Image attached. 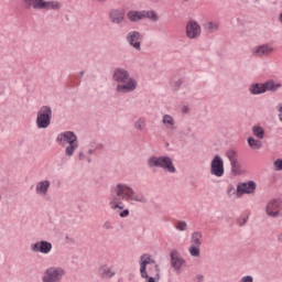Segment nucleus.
<instances>
[{
    "mask_svg": "<svg viewBox=\"0 0 282 282\" xmlns=\"http://www.w3.org/2000/svg\"><path fill=\"white\" fill-rule=\"evenodd\" d=\"M148 169H162L166 173H177L173 159L169 155H152L148 159Z\"/></svg>",
    "mask_w": 282,
    "mask_h": 282,
    "instance_id": "20e7f679",
    "label": "nucleus"
},
{
    "mask_svg": "<svg viewBox=\"0 0 282 282\" xmlns=\"http://www.w3.org/2000/svg\"><path fill=\"white\" fill-rule=\"evenodd\" d=\"M249 91L252 96H259L265 94V88L263 84H251L249 86Z\"/></svg>",
    "mask_w": 282,
    "mask_h": 282,
    "instance_id": "5701e85b",
    "label": "nucleus"
},
{
    "mask_svg": "<svg viewBox=\"0 0 282 282\" xmlns=\"http://www.w3.org/2000/svg\"><path fill=\"white\" fill-rule=\"evenodd\" d=\"M56 142L63 147L66 158H73L78 151V135L74 131H64L57 134Z\"/></svg>",
    "mask_w": 282,
    "mask_h": 282,
    "instance_id": "7ed1b4c3",
    "label": "nucleus"
},
{
    "mask_svg": "<svg viewBox=\"0 0 282 282\" xmlns=\"http://www.w3.org/2000/svg\"><path fill=\"white\" fill-rule=\"evenodd\" d=\"M252 281L253 279L251 275H246V276H242L239 282H252Z\"/></svg>",
    "mask_w": 282,
    "mask_h": 282,
    "instance_id": "58836bf2",
    "label": "nucleus"
},
{
    "mask_svg": "<svg viewBox=\"0 0 282 282\" xmlns=\"http://www.w3.org/2000/svg\"><path fill=\"white\" fill-rule=\"evenodd\" d=\"M264 85V93L265 91H276L278 89H281L282 84L281 83H274V80H268Z\"/></svg>",
    "mask_w": 282,
    "mask_h": 282,
    "instance_id": "a878e982",
    "label": "nucleus"
},
{
    "mask_svg": "<svg viewBox=\"0 0 282 282\" xmlns=\"http://www.w3.org/2000/svg\"><path fill=\"white\" fill-rule=\"evenodd\" d=\"M154 270H155V276H158V279L160 278V265L155 264L154 265Z\"/></svg>",
    "mask_w": 282,
    "mask_h": 282,
    "instance_id": "79ce46f5",
    "label": "nucleus"
},
{
    "mask_svg": "<svg viewBox=\"0 0 282 282\" xmlns=\"http://www.w3.org/2000/svg\"><path fill=\"white\" fill-rule=\"evenodd\" d=\"M162 124L165 127L167 131H175L177 129V123L175 122V118L171 115H164L162 117Z\"/></svg>",
    "mask_w": 282,
    "mask_h": 282,
    "instance_id": "6ab92c4d",
    "label": "nucleus"
},
{
    "mask_svg": "<svg viewBox=\"0 0 282 282\" xmlns=\"http://www.w3.org/2000/svg\"><path fill=\"white\" fill-rule=\"evenodd\" d=\"M78 158L82 162H88V164H91V156H89L87 152H79Z\"/></svg>",
    "mask_w": 282,
    "mask_h": 282,
    "instance_id": "473e14b6",
    "label": "nucleus"
},
{
    "mask_svg": "<svg viewBox=\"0 0 282 282\" xmlns=\"http://www.w3.org/2000/svg\"><path fill=\"white\" fill-rule=\"evenodd\" d=\"M194 281L195 282H204V275L202 273L196 274Z\"/></svg>",
    "mask_w": 282,
    "mask_h": 282,
    "instance_id": "ea45409f",
    "label": "nucleus"
},
{
    "mask_svg": "<svg viewBox=\"0 0 282 282\" xmlns=\"http://www.w3.org/2000/svg\"><path fill=\"white\" fill-rule=\"evenodd\" d=\"M203 26H204V30L210 33L217 32L219 30V23L213 22V21L205 22Z\"/></svg>",
    "mask_w": 282,
    "mask_h": 282,
    "instance_id": "7c9ffc66",
    "label": "nucleus"
},
{
    "mask_svg": "<svg viewBox=\"0 0 282 282\" xmlns=\"http://www.w3.org/2000/svg\"><path fill=\"white\" fill-rule=\"evenodd\" d=\"M257 191V183L254 181H249L246 183H239L237 185V196L241 197V195H252Z\"/></svg>",
    "mask_w": 282,
    "mask_h": 282,
    "instance_id": "4468645a",
    "label": "nucleus"
},
{
    "mask_svg": "<svg viewBox=\"0 0 282 282\" xmlns=\"http://www.w3.org/2000/svg\"><path fill=\"white\" fill-rule=\"evenodd\" d=\"M26 8H33V10H42L43 0H24Z\"/></svg>",
    "mask_w": 282,
    "mask_h": 282,
    "instance_id": "cd10ccee",
    "label": "nucleus"
},
{
    "mask_svg": "<svg viewBox=\"0 0 282 282\" xmlns=\"http://www.w3.org/2000/svg\"><path fill=\"white\" fill-rule=\"evenodd\" d=\"M35 124L37 129H47L52 124V107L42 106L39 109Z\"/></svg>",
    "mask_w": 282,
    "mask_h": 282,
    "instance_id": "423d86ee",
    "label": "nucleus"
},
{
    "mask_svg": "<svg viewBox=\"0 0 282 282\" xmlns=\"http://www.w3.org/2000/svg\"><path fill=\"white\" fill-rule=\"evenodd\" d=\"M252 133L258 140H263V138H265V130L261 126H253Z\"/></svg>",
    "mask_w": 282,
    "mask_h": 282,
    "instance_id": "c85d7f7f",
    "label": "nucleus"
},
{
    "mask_svg": "<svg viewBox=\"0 0 282 282\" xmlns=\"http://www.w3.org/2000/svg\"><path fill=\"white\" fill-rule=\"evenodd\" d=\"M183 111H186V108H184Z\"/></svg>",
    "mask_w": 282,
    "mask_h": 282,
    "instance_id": "09e8293b",
    "label": "nucleus"
},
{
    "mask_svg": "<svg viewBox=\"0 0 282 282\" xmlns=\"http://www.w3.org/2000/svg\"><path fill=\"white\" fill-rule=\"evenodd\" d=\"M281 199L273 198L268 202L265 213L269 217H279L281 215Z\"/></svg>",
    "mask_w": 282,
    "mask_h": 282,
    "instance_id": "f8f14e48",
    "label": "nucleus"
},
{
    "mask_svg": "<svg viewBox=\"0 0 282 282\" xmlns=\"http://www.w3.org/2000/svg\"><path fill=\"white\" fill-rule=\"evenodd\" d=\"M126 41L128 42L131 47H134L137 52H140L142 50V34L138 31H130L127 36Z\"/></svg>",
    "mask_w": 282,
    "mask_h": 282,
    "instance_id": "9b49d317",
    "label": "nucleus"
},
{
    "mask_svg": "<svg viewBox=\"0 0 282 282\" xmlns=\"http://www.w3.org/2000/svg\"><path fill=\"white\" fill-rule=\"evenodd\" d=\"M209 173L214 177H224L226 174V169L224 167V159L219 154L214 155L212 159L209 164Z\"/></svg>",
    "mask_w": 282,
    "mask_h": 282,
    "instance_id": "1a4fd4ad",
    "label": "nucleus"
},
{
    "mask_svg": "<svg viewBox=\"0 0 282 282\" xmlns=\"http://www.w3.org/2000/svg\"><path fill=\"white\" fill-rule=\"evenodd\" d=\"M120 217L124 218V217H129V209H124L123 212H121L119 214Z\"/></svg>",
    "mask_w": 282,
    "mask_h": 282,
    "instance_id": "a19ab883",
    "label": "nucleus"
},
{
    "mask_svg": "<svg viewBox=\"0 0 282 282\" xmlns=\"http://www.w3.org/2000/svg\"><path fill=\"white\" fill-rule=\"evenodd\" d=\"M183 111H186V108H184Z\"/></svg>",
    "mask_w": 282,
    "mask_h": 282,
    "instance_id": "8fccbe9b",
    "label": "nucleus"
},
{
    "mask_svg": "<svg viewBox=\"0 0 282 282\" xmlns=\"http://www.w3.org/2000/svg\"><path fill=\"white\" fill-rule=\"evenodd\" d=\"M247 142H248L250 149H252V151H259V149H261V147H263L261 139L257 140L253 137L248 138Z\"/></svg>",
    "mask_w": 282,
    "mask_h": 282,
    "instance_id": "bb28decb",
    "label": "nucleus"
},
{
    "mask_svg": "<svg viewBox=\"0 0 282 282\" xmlns=\"http://www.w3.org/2000/svg\"><path fill=\"white\" fill-rule=\"evenodd\" d=\"M202 239H204V234L199 230L193 231L191 236V245L188 252L191 257H199L202 254Z\"/></svg>",
    "mask_w": 282,
    "mask_h": 282,
    "instance_id": "6e6552de",
    "label": "nucleus"
},
{
    "mask_svg": "<svg viewBox=\"0 0 282 282\" xmlns=\"http://www.w3.org/2000/svg\"><path fill=\"white\" fill-rule=\"evenodd\" d=\"M124 14H126V11L122 8L111 9L109 11V19L111 23L120 25V23L124 21Z\"/></svg>",
    "mask_w": 282,
    "mask_h": 282,
    "instance_id": "dca6fc26",
    "label": "nucleus"
},
{
    "mask_svg": "<svg viewBox=\"0 0 282 282\" xmlns=\"http://www.w3.org/2000/svg\"><path fill=\"white\" fill-rule=\"evenodd\" d=\"M31 252L40 254H50L52 252V242L47 240H40L31 245Z\"/></svg>",
    "mask_w": 282,
    "mask_h": 282,
    "instance_id": "ddd939ff",
    "label": "nucleus"
},
{
    "mask_svg": "<svg viewBox=\"0 0 282 282\" xmlns=\"http://www.w3.org/2000/svg\"><path fill=\"white\" fill-rule=\"evenodd\" d=\"M273 169H274V171H282V158L281 159H276L273 162Z\"/></svg>",
    "mask_w": 282,
    "mask_h": 282,
    "instance_id": "c9c22d12",
    "label": "nucleus"
},
{
    "mask_svg": "<svg viewBox=\"0 0 282 282\" xmlns=\"http://www.w3.org/2000/svg\"><path fill=\"white\" fill-rule=\"evenodd\" d=\"M274 52L272 44L267 43L253 47V54L256 56H270Z\"/></svg>",
    "mask_w": 282,
    "mask_h": 282,
    "instance_id": "f3484780",
    "label": "nucleus"
},
{
    "mask_svg": "<svg viewBox=\"0 0 282 282\" xmlns=\"http://www.w3.org/2000/svg\"><path fill=\"white\" fill-rule=\"evenodd\" d=\"M171 86L173 87V89L175 91H177V89H180V87H182V79H173L171 82Z\"/></svg>",
    "mask_w": 282,
    "mask_h": 282,
    "instance_id": "72a5a7b5",
    "label": "nucleus"
},
{
    "mask_svg": "<svg viewBox=\"0 0 282 282\" xmlns=\"http://www.w3.org/2000/svg\"><path fill=\"white\" fill-rule=\"evenodd\" d=\"M102 228L105 230H113V221L107 220L104 223Z\"/></svg>",
    "mask_w": 282,
    "mask_h": 282,
    "instance_id": "e433bc0d",
    "label": "nucleus"
},
{
    "mask_svg": "<svg viewBox=\"0 0 282 282\" xmlns=\"http://www.w3.org/2000/svg\"><path fill=\"white\" fill-rule=\"evenodd\" d=\"M62 4L58 0L45 1L42 0V10H61Z\"/></svg>",
    "mask_w": 282,
    "mask_h": 282,
    "instance_id": "4be33fe9",
    "label": "nucleus"
},
{
    "mask_svg": "<svg viewBox=\"0 0 282 282\" xmlns=\"http://www.w3.org/2000/svg\"><path fill=\"white\" fill-rule=\"evenodd\" d=\"M108 202L111 210H124V203L122 202L148 204L149 198H147L144 194L135 192L131 185L118 183L116 186L111 187Z\"/></svg>",
    "mask_w": 282,
    "mask_h": 282,
    "instance_id": "f257e3e1",
    "label": "nucleus"
},
{
    "mask_svg": "<svg viewBox=\"0 0 282 282\" xmlns=\"http://www.w3.org/2000/svg\"><path fill=\"white\" fill-rule=\"evenodd\" d=\"M85 76V70L79 72V78H83Z\"/></svg>",
    "mask_w": 282,
    "mask_h": 282,
    "instance_id": "37998d69",
    "label": "nucleus"
},
{
    "mask_svg": "<svg viewBox=\"0 0 282 282\" xmlns=\"http://www.w3.org/2000/svg\"><path fill=\"white\" fill-rule=\"evenodd\" d=\"M112 80L117 83V94H131L138 89V79L131 77L129 70L117 67L112 72Z\"/></svg>",
    "mask_w": 282,
    "mask_h": 282,
    "instance_id": "f03ea898",
    "label": "nucleus"
},
{
    "mask_svg": "<svg viewBox=\"0 0 282 282\" xmlns=\"http://www.w3.org/2000/svg\"><path fill=\"white\" fill-rule=\"evenodd\" d=\"M227 195L228 197H232L234 195H237V189L235 188V185L232 184L228 185Z\"/></svg>",
    "mask_w": 282,
    "mask_h": 282,
    "instance_id": "f704fd0d",
    "label": "nucleus"
},
{
    "mask_svg": "<svg viewBox=\"0 0 282 282\" xmlns=\"http://www.w3.org/2000/svg\"><path fill=\"white\" fill-rule=\"evenodd\" d=\"M134 129L137 131H147V118L140 117L135 122H134Z\"/></svg>",
    "mask_w": 282,
    "mask_h": 282,
    "instance_id": "c756f323",
    "label": "nucleus"
},
{
    "mask_svg": "<svg viewBox=\"0 0 282 282\" xmlns=\"http://www.w3.org/2000/svg\"><path fill=\"white\" fill-rule=\"evenodd\" d=\"M3 89H4L3 85L0 84V94L1 91H3Z\"/></svg>",
    "mask_w": 282,
    "mask_h": 282,
    "instance_id": "49530a36",
    "label": "nucleus"
},
{
    "mask_svg": "<svg viewBox=\"0 0 282 282\" xmlns=\"http://www.w3.org/2000/svg\"><path fill=\"white\" fill-rule=\"evenodd\" d=\"M226 158L229 160L231 169L239 166V161L237 160L238 154L235 149L227 150Z\"/></svg>",
    "mask_w": 282,
    "mask_h": 282,
    "instance_id": "412c9836",
    "label": "nucleus"
},
{
    "mask_svg": "<svg viewBox=\"0 0 282 282\" xmlns=\"http://www.w3.org/2000/svg\"><path fill=\"white\" fill-rule=\"evenodd\" d=\"M97 150H98V147H96L95 144H90V148L88 149L86 154H88L89 158H91V155H94V153H96Z\"/></svg>",
    "mask_w": 282,
    "mask_h": 282,
    "instance_id": "4c0bfd02",
    "label": "nucleus"
},
{
    "mask_svg": "<svg viewBox=\"0 0 282 282\" xmlns=\"http://www.w3.org/2000/svg\"><path fill=\"white\" fill-rule=\"evenodd\" d=\"M95 1H97L98 3H105V1L107 0H95Z\"/></svg>",
    "mask_w": 282,
    "mask_h": 282,
    "instance_id": "a18cd8bd",
    "label": "nucleus"
},
{
    "mask_svg": "<svg viewBox=\"0 0 282 282\" xmlns=\"http://www.w3.org/2000/svg\"><path fill=\"white\" fill-rule=\"evenodd\" d=\"M170 261L172 268L174 269V272H181V270L186 267V260H184V258L177 250L171 251Z\"/></svg>",
    "mask_w": 282,
    "mask_h": 282,
    "instance_id": "9d476101",
    "label": "nucleus"
},
{
    "mask_svg": "<svg viewBox=\"0 0 282 282\" xmlns=\"http://www.w3.org/2000/svg\"><path fill=\"white\" fill-rule=\"evenodd\" d=\"M246 221H248V218H243L242 223H240V226H243V224H246Z\"/></svg>",
    "mask_w": 282,
    "mask_h": 282,
    "instance_id": "c03bdc74",
    "label": "nucleus"
},
{
    "mask_svg": "<svg viewBox=\"0 0 282 282\" xmlns=\"http://www.w3.org/2000/svg\"><path fill=\"white\" fill-rule=\"evenodd\" d=\"M185 30L187 39L191 40L197 39L202 34V26L195 20H191L189 22H187Z\"/></svg>",
    "mask_w": 282,
    "mask_h": 282,
    "instance_id": "2eb2a0df",
    "label": "nucleus"
},
{
    "mask_svg": "<svg viewBox=\"0 0 282 282\" xmlns=\"http://www.w3.org/2000/svg\"><path fill=\"white\" fill-rule=\"evenodd\" d=\"M50 186H52V183L47 180L37 182L35 185L36 195H40L41 197L47 195V193L50 191Z\"/></svg>",
    "mask_w": 282,
    "mask_h": 282,
    "instance_id": "a211bd4d",
    "label": "nucleus"
},
{
    "mask_svg": "<svg viewBox=\"0 0 282 282\" xmlns=\"http://www.w3.org/2000/svg\"><path fill=\"white\" fill-rule=\"evenodd\" d=\"M66 239L69 240V236H66Z\"/></svg>",
    "mask_w": 282,
    "mask_h": 282,
    "instance_id": "de8ad7c7",
    "label": "nucleus"
},
{
    "mask_svg": "<svg viewBox=\"0 0 282 282\" xmlns=\"http://www.w3.org/2000/svg\"><path fill=\"white\" fill-rule=\"evenodd\" d=\"M143 19H149L153 21V23H158L160 21V15L154 10H143Z\"/></svg>",
    "mask_w": 282,
    "mask_h": 282,
    "instance_id": "393cba45",
    "label": "nucleus"
},
{
    "mask_svg": "<svg viewBox=\"0 0 282 282\" xmlns=\"http://www.w3.org/2000/svg\"><path fill=\"white\" fill-rule=\"evenodd\" d=\"M155 263L152 254L144 253L140 257L139 265H140V274L141 279H145V282H155V278L149 275V271H147L148 265H152Z\"/></svg>",
    "mask_w": 282,
    "mask_h": 282,
    "instance_id": "0eeeda50",
    "label": "nucleus"
},
{
    "mask_svg": "<svg viewBox=\"0 0 282 282\" xmlns=\"http://www.w3.org/2000/svg\"><path fill=\"white\" fill-rule=\"evenodd\" d=\"M100 274L105 279H111V276H116V270L113 269V267L102 265L100 268Z\"/></svg>",
    "mask_w": 282,
    "mask_h": 282,
    "instance_id": "b1692460",
    "label": "nucleus"
},
{
    "mask_svg": "<svg viewBox=\"0 0 282 282\" xmlns=\"http://www.w3.org/2000/svg\"><path fill=\"white\" fill-rule=\"evenodd\" d=\"M127 17L131 23H138L139 21L144 20V10L135 11L131 10L127 13Z\"/></svg>",
    "mask_w": 282,
    "mask_h": 282,
    "instance_id": "aec40b11",
    "label": "nucleus"
},
{
    "mask_svg": "<svg viewBox=\"0 0 282 282\" xmlns=\"http://www.w3.org/2000/svg\"><path fill=\"white\" fill-rule=\"evenodd\" d=\"M174 228H176L180 232H185V230H188V224L184 220H178L175 223Z\"/></svg>",
    "mask_w": 282,
    "mask_h": 282,
    "instance_id": "2f4dec72",
    "label": "nucleus"
},
{
    "mask_svg": "<svg viewBox=\"0 0 282 282\" xmlns=\"http://www.w3.org/2000/svg\"><path fill=\"white\" fill-rule=\"evenodd\" d=\"M65 269L63 267H48L42 274V282H61L65 279Z\"/></svg>",
    "mask_w": 282,
    "mask_h": 282,
    "instance_id": "39448f33",
    "label": "nucleus"
}]
</instances>
